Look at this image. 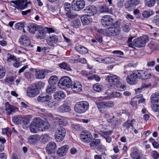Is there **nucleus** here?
Segmentation results:
<instances>
[{"label":"nucleus","mask_w":159,"mask_h":159,"mask_svg":"<svg viewBox=\"0 0 159 159\" xmlns=\"http://www.w3.org/2000/svg\"><path fill=\"white\" fill-rule=\"evenodd\" d=\"M44 84L41 82L37 84H33L30 85L26 90L27 95L30 97H33L38 94L39 93L38 88L40 86H43Z\"/></svg>","instance_id":"f257e3e1"},{"label":"nucleus","mask_w":159,"mask_h":159,"mask_svg":"<svg viewBox=\"0 0 159 159\" xmlns=\"http://www.w3.org/2000/svg\"><path fill=\"white\" fill-rule=\"evenodd\" d=\"M96 104L100 111L104 114L107 112L106 108H111L114 106V102L112 101L100 102H96Z\"/></svg>","instance_id":"f03ea898"},{"label":"nucleus","mask_w":159,"mask_h":159,"mask_svg":"<svg viewBox=\"0 0 159 159\" xmlns=\"http://www.w3.org/2000/svg\"><path fill=\"white\" fill-rule=\"evenodd\" d=\"M89 108V104L86 101H80L77 102L74 107L75 111L78 113L85 112Z\"/></svg>","instance_id":"7ed1b4c3"},{"label":"nucleus","mask_w":159,"mask_h":159,"mask_svg":"<svg viewBox=\"0 0 159 159\" xmlns=\"http://www.w3.org/2000/svg\"><path fill=\"white\" fill-rule=\"evenodd\" d=\"M120 78L117 75L113 74H110L106 77V81L110 85L108 88L113 89L114 86L119 82Z\"/></svg>","instance_id":"20e7f679"},{"label":"nucleus","mask_w":159,"mask_h":159,"mask_svg":"<svg viewBox=\"0 0 159 159\" xmlns=\"http://www.w3.org/2000/svg\"><path fill=\"white\" fill-rule=\"evenodd\" d=\"M149 41L148 37L144 35L140 38L135 39L133 41V45L137 47L141 48L144 47Z\"/></svg>","instance_id":"39448f33"},{"label":"nucleus","mask_w":159,"mask_h":159,"mask_svg":"<svg viewBox=\"0 0 159 159\" xmlns=\"http://www.w3.org/2000/svg\"><path fill=\"white\" fill-rule=\"evenodd\" d=\"M71 79L68 76H65L62 77L59 80L58 86L62 89L70 88L72 85Z\"/></svg>","instance_id":"423d86ee"},{"label":"nucleus","mask_w":159,"mask_h":159,"mask_svg":"<svg viewBox=\"0 0 159 159\" xmlns=\"http://www.w3.org/2000/svg\"><path fill=\"white\" fill-rule=\"evenodd\" d=\"M71 4V7L74 11H79L84 8L85 2L84 0H73Z\"/></svg>","instance_id":"0eeeda50"},{"label":"nucleus","mask_w":159,"mask_h":159,"mask_svg":"<svg viewBox=\"0 0 159 159\" xmlns=\"http://www.w3.org/2000/svg\"><path fill=\"white\" fill-rule=\"evenodd\" d=\"M120 28L119 26L116 25L108 28L105 32L109 36H115L118 35L120 31Z\"/></svg>","instance_id":"6e6552de"},{"label":"nucleus","mask_w":159,"mask_h":159,"mask_svg":"<svg viewBox=\"0 0 159 159\" xmlns=\"http://www.w3.org/2000/svg\"><path fill=\"white\" fill-rule=\"evenodd\" d=\"M80 137L81 141L85 143L90 142L93 138L91 134L87 130L82 131L80 134Z\"/></svg>","instance_id":"1a4fd4ad"},{"label":"nucleus","mask_w":159,"mask_h":159,"mask_svg":"<svg viewBox=\"0 0 159 159\" xmlns=\"http://www.w3.org/2000/svg\"><path fill=\"white\" fill-rule=\"evenodd\" d=\"M139 79L137 72L133 71L131 74L128 75L126 77V81L129 84H135L137 83Z\"/></svg>","instance_id":"9d476101"},{"label":"nucleus","mask_w":159,"mask_h":159,"mask_svg":"<svg viewBox=\"0 0 159 159\" xmlns=\"http://www.w3.org/2000/svg\"><path fill=\"white\" fill-rule=\"evenodd\" d=\"M11 2L14 4L12 5V6L18 10H23L26 8L27 7V3H25L24 4V0H18L16 1H12Z\"/></svg>","instance_id":"9b49d317"},{"label":"nucleus","mask_w":159,"mask_h":159,"mask_svg":"<svg viewBox=\"0 0 159 159\" xmlns=\"http://www.w3.org/2000/svg\"><path fill=\"white\" fill-rule=\"evenodd\" d=\"M114 21L113 19L108 15H105L102 16L101 23L104 27L112 25Z\"/></svg>","instance_id":"f8f14e48"},{"label":"nucleus","mask_w":159,"mask_h":159,"mask_svg":"<svg viewBox=\"0 0 159 159\" xmlns=\"http://www.w3.org/2000/svg\"><path fill=\"white\" fill-rule=\"evenodd\" d=\"M139 79L146 80L150 78L152 76L147 71L141 70L136 71Z\"/></svg>","instance_id":"ddd939ff"},{"label":"nucleus","mask_w":159,"mask_h":159,"mask_svg":"<svg viewBox=\"0 0 159 159\" xmlns=\"http://www.w3.org/2000/svg\"><path fill=\"white\" fill-rule=\"evenodd\" d=\"M107 120L109 125L113 128L117 127L120 124V120L114 116H112L111 118H108Z\"/></svg>","instance_id":"4468645a"},{"label":"nucleus","mask_w":159,"mask_h":159,"mask_svg":"<svg viewBox=\"0 0 159 159\" xmlns=\"http://www.w3.org/2000/svg\"><path fill=\"white\" fill-rule=\"evenodd\" d=\"M18 110V108L17 107L10 104L8 102L5 103V111L7 115H10L12 113L16 112Z\"/></svg>","instance_id":"2eb2a0df"},{"label":"nucleus","mask_w":159,"mask_h":159,"mask_svg":"<svg viewBox=\"0 0 159 159\" xmlns=\"http://www.w3.org/2000/svg\"><path fill=\"white\" fill-rule=\"evenodd\" d=\"M20 43L25 47L30 46L33 47V45L30 44L29 39L26 36L22 35L19 39Z\"/></svg>","instance_id":"dca6fc26"},{"label":"nucleus","mask_w":159,"mask_h":159,"mask_svg":"<svg viewBox=\"0 0 159 159\" xmlns=\"http://www.w3.org/2000/svg\"><path fill=\"white\" fill-rule=\"evenodd\" d=\"M34 122L39 128H41L42 130H45L48 128L49 126L47 125L45 126L43 121L40 118H36Z\"/></svg>","instance_id":"f3484780"},{"label":"nucleus","mask_w":159,"mask_h":159,"mask_svg":"<svg viewBox=\"0 0 159 159\" xmlns=\"http://www.w3.org/2000/svg\"><path fill=\"white\" fill-rule=\"evenodd\" d=\"M84 11L85 12L89 14L90 16L94 15L97 12L96 7L93 5L89 6L85 8Z\"/></svg>","instance_id":"a211bd4d"},{"label":"nucleus","mask_w":159,"mask_h":159,"mask_svg":"<svg viewBox=\"0 0 159 159\" xmlns=\"http://www.w3.org/2000/svg\"><path fill=\"white\" fill-rule=\"evenodd\" d=\"M139 2L138 0H128L125 5V7L129 10H131L134 8Z\"/></svg>","instance_id":"6ab92c4d"},{"label":"nucleus","mask_w":159,"mask_h":159,"mask_svg":"<svg viewBox=\"0 0 159 159\" xmlns=\"http://www.w3.org/2000/svg\"><path fill=\"white\" fill-rule=\"evenodd\" d=\"M56 148V145L54 142H49L47 146L46 152L48 154H51L55 152Z\"/></svg>","instance_id":"aec40b11"},{"label":"nucleus","mask_w":159,"mask_h":159,"mask_svg":"<svg viewBox=\"0 0 159 159\" xmlns=\"http://www.w3.org/2000/svg\"><path fill=\"white\" fill-rule=\"evenodd\" d=\"M69 147L68 145H65L58 149L57 153L60 157H62L66 155Z\"/></svg>","instance_id":"412c9836"},{"label":"nucleus","mask_w":159,"mask_h":159,"mask_svg":"<svg viewBox=\"0 0 159 159\" xmlns=\"http://www.w3.org/2000/svg\"><path fill=\"white\" fill-rule=\"evenodd\" d=\"M71 86L72 90L75 92H79L82 90V85L79 82L74 81Z\"/></svg>","instance_id":"4be33fe9"},{"label":"nucleus","mask_w":159,"mask_h":159,"mask_svg":"<svg viewBox=\"0 0 159 159\" xmlns=\"http://www.w3.org/2000/svg\"><path fill=\"white\" fill-rule=\"evenodd\" d=\"M80 18L82 24L84 25H87L90 24L93 20L91 16L88 15H83L81 16Z\"/></svg>","instance_id":"5701e85b"},{"label":"nucleus","mask_w":159,"mask_h":159,"mask_svg":"<svg viewBox=\"0 0 159 159\" xmlns=\"http://www.w3.org/2000/svg\"><path fill=\"white\" fill-rule=\"evenodd\" d=\"M59 41V38L57 36L54 35L50 36L47 39V42L48 44L51 46H53L56 44Z\"/></svg>","instance_id":"b1692460"},{"label":"nucleus","mask_w":159,"mask_h":159,"mask_svg":"<svg viewBox=\"0 0 159 159\" xmlns=\"http://www.w3.org/2000/svg\"><path fill=\"white\" fill-rule=\"evenodd\" d=\"M51 96L46 93H41L37 98V100L40 102H44L49 100Z\"/></svg>","instance_id":"393cba45"},{"label":"nucleus","mask_w":159,"mask_h":159,"mask_svg":"<svg viewBox=\"0 0 159 159\" xmlns=\"http://www.w3.org/2000/svg\"><path fill=\"white\" fill-rule=\"evenodd\" d=\"M48 70H36V77L38 79H42L45 78V75L48 73Z\"/></svg>","instance_id":"a878e982"},{"label":"nucleus","mask_w":159,"mask_h":159,"mask_svg":"<svg viewBox=\"0 0 159 159\" xmlns=\"http://www.w3.org/2000/svg\"><path fill=\"white\" fill-rule=\"evenodd\" d=\"M65 95L63 92L61 91H57L53 95L54 98L58 100H61L64 99Z\"/></svg>","instance_id":"bb28decb"},{"label":"nucleus","mask_w":159,"mask_h":159,"mask_svg":"<svg viewBox=\"0 0 159 159\" xmlns=\"http://www.w3.org/2000/svg\"><path fill=\"white\" fill-rule=\"evenodd\" d=\"M37 29V25L34 23L29 24L27 26V30L30 33L34 34Z\"/></svg>","instance_id":"cd10ccee"},{"label":"nucleus","mask_w":159,"mask_h":159,"mask_svg":"<svg viewBox=\"0 0 159 159\" xmlns=\"http://www.w3.org/2000/svg\"><path fill=\"white\" fill-rule=\"evenodd\" d=\"M90 147L92 149H94L101 143L100 140L98 139H93L92 141L90 142Z\"/></svg>","instance_id":"c85d7f7f"},{"label":"nucleus","mask_w":159,"mask_h":159,"mask_svg":"<svg viewBox=\"0 0 159 159\" xmlns=\"http://www.w3.org/2000/svg\"><path fill=\"white\" fill-rule=\"evenodd\" d=\"M46 30L44 28H41L38 31L37 35V38L38 39H41L43 38L46 36Z\"/></svg>","instance_id":"c756f323"},{"label":"nucleus","mask_w":159,"mask_h":159,"mask_svg":"<svg viewBox=\"0 0 159 159\" xmlns=\"http://www.w3.org/2000/svg\"><path fill=\"white\" fill-rule=\"evenodd\" d=\"M39 136L38 134H35L30 136L28 138V142L30 144L36 143L39 139Z\"/></svg>","instance_id":"7c9ffc66"},{"label":"nucleus","mask_w":159,"mask_h":159,"mask_svg":"<svg viewBox=\"0 0 159 159\" xmlns=\"http://www.w3.org/2000/svg\"><path fill=\"white\" fill-rule=\"evenodd\" d=\"M135 121L134 119H132L131 120H128L125 122L123 125V126L125 127L128 130L131 127H132V129L134 128V125L133 122Z\"/></svg>","instance_id":"2f4dec72"},{"label":"nucleus","mask_w":159,"mask_h":159,"mask_svg":"<svg viewBox=\"0 0 159 159\" xmlns=\"http://www.w3.org/2000/svg\"><path fill=\"white\" fill-rule=\"evenodd\" d=\"M6 62L9 64H11L14 61H16V57L13 55L7 53L6 55Z\"/></svg>","instance_id":"473e14b6"},{"label":"nucleus","mask_w":159,"mask_h":159,"mask_svg":"<svg viewBox=\"0 0 159 159\" xmlns=\"http://www.w3.org/2000/svg\"><path fill=\"white\" fill-rule=\"evenodd\" d=\"M139 151L136 148H133L130 156L132 159H140V156L138 152Z\"/></svg>","instance_id":"72a5a7b5"},{"label":"nucleus","mask_w":159,"mask_h":159,"mask_svg":"<svg viewBox=\"0 0 159 159\" xmlns=\"http://www.w3.org/2000/svg\"><path fill=\"white\" fill-rule=\"evenodd\" d=\"M56 120L58 122L59 125L65 126L67 124V121L66 118L61 116L57 117L56 118Z\"/></svg>","instance_id":"f704fd0d"},{"label":"nucleus","mask_w":159,"mask_h":159,"mask_svg":"<svg viewBox=\"0 0 159 159\" xmlns=\"http://www.w3.org/2000/svg\"><path fill=\"white\" fill-rule=\"evenodd\" d=\"M151 102L152 103L159 102V93H153L151 97Z\"/></svg>","instance_id":"c9c22d12"},{"label":"nucleus","mask_w":159,"mask_h":159,"mask_svg":"<svg viewBox=\"0 0 159 159\" xmlns=\"http://www.w3.org/2000/svg\"><path fill=\"white\" fill-rule=\"evenodd\" d=\"M76 50L79 53L82 54H85L88 52V49L84 47L79 46L76 47Z\"/></svg>","instance_id":"e433bc0d"},{"label":"nucleus","mask_w":159,"mask_h":159,"mask_svg":"<svg viewBox=\"0 0 159 159\" xmlns=\"http://www.w3.org/2000/svg\"><path fill=\"white\" fill-rule=\"evenodd\" d=\"M41 142L43 143H46L49 141L51 139L49 135L47 134H42L40 137Z\"/></svg>","instance_id":"4c0bfd02"},{"label":"nucleus","mask_w":159,"mask_h":159,"mask_svg":"<svg viewBox=\"0 0 159 159\" xmlns=\"http://www.w3.org/2000/svg\"><path fill=\"white\" fill-rule=\"evenodd\" d=\"M59 111L61 112H68L70 110V107L66 104H63L60 106L59 108Z\"/></svg>","instance_id":"58836bf2"},{"label":"nucleus","mask_w":159,"mask_h":159,"mask_svg":"<svg viewBox=\"0 0 159 159\" xmlns=\"http://www.w3.org/2000/svg\"><path fill=\"white\" fill-rule=\"evenodd\" d=\"M23 120V116H16L12 118V121L17 124L21 123Z\"/></svg>","instance_id":"ea45409f"},{"label":"nucleus","mask_w":159,"mask_h":159,"mask_svg":"<svg viewBox=\"0 0 159 159\" xmlns=\"http://www.w3.org/2000/svg\"><path fill=\"white\" fill-rule=\"evenodd\" d=\"M30 127V131L33 133L37 132L39 130V127L36 125L34 121H32L31 123Z\"/></svg>","instance_id":"a19ab883"},{"label":"nucleus","mask_w":159,"mask_h":159,"mask_svg":"<svg viewBox=\"0 0 159 159\" xmlns=\"http://www.w3.org/2000/svg\"><path fill=\"white\" fill-rule=\"evenodd\" d=\"M60 67L62 69L68 71H71L72 69L71 68L70 65L65 62H62L59 65Z\"/></svg>","instance_id":"79ce46f5"},{"label":"nucleus","mask_w":159,"mask_h":159,"mask_svg":"<svg viewBox=\"0 0 159 159\" xmlns=\"http://www.w3.org/2000/svg\"><path fill=\"white\" fill-rule=\"evenodd\" d=\"M56 88L55 85L50 84L48 86L46 91L49 94L52 93L56 90Z\"/></svg>","instance_id":"37998d69"},{"label":"nucleus","mask_w":159,"mask_h":159,"mask_svg":"<svg viewBox=\"0 0 159 159\" xmlns=\"http://www.w3.org/2000/svg\"><path fill=\"white\" fill-rule=\"evenodd\" d=\"M58 79L57 76L56 75L52 76L49 79L48 83L50 84L54 85L58 81Z\"/></svg>","instance_id":"c03bdc74"},{"label":"nucleus","mask_w":159,"mask_h":159,"mask_svg":"<svg viewBox=\"0 0 159 159\" xmlns=\"http://www.w3.org/2000/svg\"><path fill=\"white\" fill-rule=\"evenodd\" d=\"M153 14L154 12L152 11L145 10L143 11L142 14L144 17L147 18L152 15Z\"/></svg>","instance_id":"a18cd8bd"},{"label":"nucleus","mask_w":159,"mask_h":159,"mask_svg":"<svg viewBox=\"0 0 159 159\" xmlns=\"http://www.w3.org/2000/svg\"><path fill=\"white\" fill-rule=\"evenodd\" d=\"M65 136V134H61L56 133L55 139L57 141L60 142L63 139Z\"/></svg>","instance_id":"49530a36"},{"label":"nucleus","mask_w":159,"mask_h":159,"mask_svg":"<svg viewBox=\"0 0 159 159\" xmlns=\"http://www.w3.org/2000/svg\"><path fill=\"white\" fill-rule=\"evenodd\" d=\"M24 77L28 80H30L34 77V74L31 71L25 72L24 74Z\"/></svg>","instance_id":"de8ad7c7"},{"label":"nucleus","mask_w":159,"mask_h":159,"mask_svg":"<svg viewBox=\"0 0 159 159\" xmlns=\"http://www.w3.org/2000/svg\"><path fill=\"white\" fill-rule=\"evenodd\" d=\"M116 85L117 89L121 91H124L126 89V85L121 84L120 81L117 83Z\"/></svg>","instance_id":"09e8293b"},{"label":"nucleus","mask_w":159,"mask_h":159,"mask_svg":"<svg viewBox=\"0 0 159 159\" xmlns=\"http://www.w3.org/2000/svg\"><path fill=\"white\" fill-rule=\"evenodd\" d=\"M30 116H23V120H22V122H23L24 125H27L30 122Z\"/></svg>","instance_id":"8fccbe9b"},{"label":"nucleus","mask_w":159,"mask_h":159,"mask_svg":"<svg viewBox=\"0 0 159 159\" xmlns=\"http://www.w3.org/2000/svg\"><path fill=\"white\" fill-rule=\"evenodd\" d=\"M66 131L65 128L61 126L58 128L57 129L56 133L59 134H66Z\"/></svg>","instance_id":"3c124183"},{"label":"nucleus","mask_w":159,"mask_h":159,"mask_svg":"<svg viewBox=\"0 0 159 159\" xmlns=\"http://www.w3.org/2000/svg\"><path fill=\"white\" fill-rule=\"evenodd\" d=\"M96 148L98 151L102 152V154H103V153L106 150L105 147L102 145H100L99 146H98Z\"/></svg>","instance_id":"603ef678"},{"label":"nucleus","mask_w":159,"mask_h":159,"mask_svg":"<svg viewBox=\"0 0 159 159\" xmlns=\"http://www.w3.org/2000/svg\"><path fill=\"white\" fill-rule=\"evenodd\" d=\"M24 23L23 22L17 23L15 25V28L19 30L22 29L24 28Z\"/></svg>","instance_id":"864d4df0"},{"label":"nucleus","mask_w":159,"mask_h":159,"mask_svg":"<svg viewBox=\"0 0 159 159\" xmlns=\"http://www.w3.org/2000/svg\"><path fill=\"white\" fill-rule=\"evenodd\" d=\"M15 80V78L13 76H9L7 77L5 79V82L7 84H8L9 85H12L13 82Z\"/></svg>","instance_id":"5fc2aeb1"},{"label":"nucleus","mask_w":159,"mask_h":159,"mask_svg":"<svg viewBox=\"0 0 159 159\" xmlns=\"http://www.w3.org/2000/svg\"><path fill=\"white\" fill-rule=\"evenodd\" d=\"M156 0H147L146 2V5L149 7L153 6L155 4Z\"/></svg>","instance_id":"6e6d98bb"},{"label":"nucleus","mask_w":159,"mask_h":159,"mask_svg":"<svg viewBox=\"0 0 159 159\" xmlns=\"http://www.w3.org/2000/svg\"><path fill=\"white\" fill-rule=\"evenodd\" d=\"M66 15L67 17L70 19H73L75 18L77 15L74 14L73 12L70 11L67 12Z\"/></svg>","instance_id":"4d7b16f0"},{"label":"nucleus","mask_w":159,"mask_h":159,"mask_svg":"<svg viewBox=\"0 0 159 159\" xmlns=\"http://www.w3.org/2000/svg\"><path fill=\"white\" fill-rule=\"evenodd\" d=\"M44 116V118L46 120H51L53 119V116L52 115L48 112H46Z\"/></svg>","instance_id":"13d9d810"},{"label":"nucleus","mask_w":159,"mask_h":159,"mask_svg":"<svg viewBox=\"0 0 159 159\" xmlns=\"http://www.w3.org/2000/svg\"><path fill=\"white\" fill-rule=\"evenodd\" d=\"M63 7L65 11L67 12L70 11L71 6L70 3L68 2H66L64 3Z\"/></svg>","instance_id":"bf43d9fd"},{"label":"nucleus","mask_w":159,"mask_h":159,"mask_svg":"<svg viewBox=\"0 0 159 159\" xmlns=\"http://www.w3.org/2000/svg\"><path fill=\"white\" fill-rule=\"evenodd\" d=\"M73 23L74 26L76 28L79 27L81 25L80 19H76L73 21Z\"/></svg>","instance_id":"052dcab7"},{"label":"nucleus","mask_w":159,"mask_h":159,"mask_svg":"<svg viewBox=\"0 0 159 159\" xmlns=\"http://www.w3.org/2000/svg\"><path fill=\"white\" fill-rule=\"evenodd\" d=\"M100 11L102 12H109V9L106 5H102L100 7Z\"/></svg>","instance_id":"680f3d73"},{"label":"nucleus","mask_w":159,"mask_h":159,"mask_svg":"<svg viewBox=\"0 0 159 159\" xmlns=\"http://www.w3.org/2000/svg\"><path fill=\"white\" fill-rule=\"evenodd\" d=\"M101 85L98 84H94L93 86V89L94 91L97 92H100L101 90Z\"/></svg>","instance_id":"e2e57ef3"},{"label":"nucleus","mask_w":159,"mask_h":159,"mask_svg":"<svg viewBox=\"0 0 159 159\" xmlns=\"http://www.w3.org/2000/svg\"><path fill=\"white\" fill-rule=\"evenodd\" d=\"M149 47L151 49H159V44L152 43L149 44Z\"/></svg>","instance_id":"0e129e2a"},{"label":"nucleus","mask_w":159,"mask_h":159,"mask_svg":"<svg viewBox=\"0 0 159 159\" xmlns=\"http://www.w3.org/2000/svg\"><path fill=\"white\" fill-rule=\"evenodd\" d=\"M123 30L125 32H128L129 30V24H127L125 25L122 27Z\"/></svg>","instance_id":"69168bd1"},{"label":"nucleus","mask_w":159,"mask_h":159,"mask_svg":"<svg viewBox=\"0 0 159 159\" xmlns=\"http://www.w3.org/2000/svg\"><path fill=\"white\" fill-rule=\"evenodd\" d=\"M5 75V71L2 66L0 67V79H2Z\"/></svg>","instance_id":"338daca9"},{"label":"nucleus","mask_w":159,"mask_h":159,"mask_svg":"<svg viewBox=\"0 0 159 159\" xmlns=\"http://www.w3.org/2000/svg\"><path fill=\"white\" fill-rule=\"evenodd\" d=\"M153 110L155 111H159V105L157 104H154L152 107Z\"/></svg>","instance_id":"774afa93"}]
</instances>
